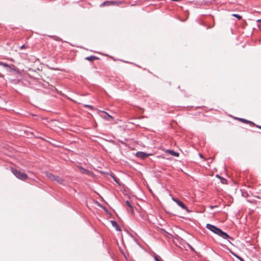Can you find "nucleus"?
<instances>
[{"mask_svg": "<svg viewBox=\"0 0 261 261\" xmlns=\"http://www.w3.org/2000/svg\"><path fill=\"white\" fill-rule=\"evenodd\" d=\"M217 207V206H210V207H211L212 209H213V208H214V207Z\"/></svg>", "mask_w": 261, "mask_h": 261, "instance_id": "412c9836", "label": "nucleus"}, {"mask_svg": "<svg viewBox=\"0 0 261 261\" xmlns=\"http://www.w3.org/2000/svg\"><path fill=\"white\" fill-rule=\"evenodd\" d=\"M136 155L138 158L144 159L148 156L152 155V153H146L144 152L139 151L137 152Z\"/></svg>", "mask_w": 261, "mask_h": 261, "instance_id": "7ed1b4c3", "label": "nucleus"}, {"mask_svg": "<svg viewBox=\"0 0 261 261\" xmlns=\"http://www.w3.org/2000/svg\"><path fill=\"white\" fill-rule=\"evenodd\" d=\"M231 252V253H232L233 255H234V256H236L237 258H239V259H241V258H240L238 255H236V254H234V253H233V252Z\"/></svg>", "mask_w": 261, "mask_h": 261, "instance_id": "6ab92c4d", "label": "nucleus"}, {"mask_svg": "<svg viewBox=\"0 0 261 261\" xmlns=\"http://www.w3.org/2000/svg\"><path fill=\"white\" fill-rule=\"evenodd\" d=\"M238 120L242 122L249 124L252 125H255V124L250 121H249V120H246V119H244L243 118H238Z\"/></svg>", "mask_w": 261, "mask_h": 261, "instance_id": "423d86ee", "label": "nucleus"}, {"mask_svg": "<svg viewBox=\"0 0 261 261\" xmlns=\"http://www.w3.org/2000/svg\"><path fill=\"white\" fill-rule=\"evenodd\" d=\"M11 171L14 175L18 178L21 180H25L28 178V175L21 172L20 171L11 168Z\"/></svg>", "mask_w": 261, "mask_h": 261, "instance_id": "f03ea898", "label": "nucleus"}, {"mask_svg": "<svg viewBox=\"0 0 261 261\" xmlns=\"http://www.w3.org/2000/svg\"><path fill=\"white\" fill-rule=\"evenodd\" d=\"M233 17H235L236 18H237L238 19L240 20L242 19V16L238 15V14H233L232 15Z\"/></svg>", "mask_w": 261, "mask_h": 261, "instance_id": "ddd939ff", "label": "nucleus"}, {"mask_svg": "<svg viewBox=\"0 0 261 261\" xmlns=\"http://www.w3.org/2000/svg\"><path fill=\"white\" fill-rule=\"evenodd\" d=\"M220 179H221V182L222 184H226V180L225 178H223V177H221V178H220Z\"/></svg>", "mask_w": 261, "mask_h": 261, "instance_id": "4468645a", "label": "nucleus"}, {"mask_svg": "<svg viewBox=\"0 0 261 261\" xmlns=\"http://www.w3.org/2000/svg\"><path fill=\"white\" fill-rule=\"evenodd\" d=\"M216 177H218V178H219L220 179L221 178V177H220L219 175H216Z\"/></svg>", "mask_w": 261, "mask_h": 261, "instance_id": "5701e85b", "label": "nucleus"}, {"mask_svg": "<svg viewBox=\"0 0 261 261\" xmlns=\"http://www.w3.org/2000/svg\"><path fill=\"white\" fill-rule=\"evenodd\" d=\"M190 247L191 250H194V249H193V248L192 246H190Z\"/></svg>", "mask_w": 261, "mask_h": 261, "instance_id": "393cba45", "label": "nucleus"}, {"mask_svg": "<svg viewBox=\"0 0 261 261\" xmlns=\"http://www.w3.org/2000/svg\"><path fill=\"white\" fill-rule=\"evenodd\" d=\"M2 65H3L4 66L7 67L8 68V70L10 72L15 71L18 72L17 70L15 68V66L14 67H12L10 66L9 65L5 63H2Z\"/></svg>", "mask_w": 261, "mask_h": 261, "instance_id": "39448f33", "label": "nucleus"}, {"mask_svg": "<svg viewBox=\"0 0 261 261\" xmlns=\"http://www.w3.org/2000/svg\"><path fill=\"white\" fill-rule=\"evenodd\" d=\"M111 224L113 226L115 227L116 228V229L117 230H119L120 229H119V227L117 223V222L115 221H111Z\"/></svg>", "mask_w": 261, "mask_h": 261, "instance_id": "1a4fd4ad", "label": "nucleus"}, {"mask_svg": "<svg viewBox=\"0 0 261 261\" xmlns=\"http://www.w3.org/2000/svg\"><path fill=\"white\" fill-rule=\"evenodd\" d=\"M20 48H21V49H22V48H24V45H23L22 46H21V47H20Z\"/></svg>", "mask_w": 261, "mask_h": 261, "instance_id": "b1692460", "label": "nucleus"}, {"mask_svg": "<svg viewBox=\"0 0 261 261\" xmlns=\"http://www.w3.org/2000/svg\"><path fill=\"white\" fill-rule=\"evenodd\" d=\"M200 156L201 158H202V157H203V156H202V155L201 154H200Z\"/></svg>", "mask_w": 261, "mask_h": 261, "instance_id": "bb28decb", "label": "nucleus"}, {"mask_svg": "<svg viewBox=\"0 0 261 261\" xmlns=\"http://www.w3.org/2000/svg\"><path fill=\"white\" fill-rule=\"evenodd\" d=\"M154 259L155 261H161L157 256H155Z\"/></svg>", "mask_w": 261, "mask_h": 261, "instance_id": "a211bd4d", "label": "nucleus"}, {"mask_svg": "<svg viewBox=\"0 0 261 261\" xmlns=\"http://www.w3.org/2000/svg\"><path fill=\"white\" fill-rule=\"evenodd\" d=\"M206 228L224 239H231V238L227 233L223 231L220 228L213 225L207 224Z\"/></svg>", "mask_w": 261, "mask_h": 261, "instance_id": "f257e3e1", "label": "nucleus"}, {"mask_svg": "<svg viewBox=\"0 0 261 261\" xmlns=\"http://www.w3.org/2000/svg\"><path fill=\"white\" fill-rule=\"evenodd\" d=\"M172 199L173 200V201H174L175 202H176L178 206L181 207L182 209L186 210L187 211H188L187 206L185 205V204L182 201H181L180 200H179L175 198H174V197H173L172 198Z\"/></svg>", "mask_w": 261, "mask_h": 261, "instance_id": "20e7f679", "label": "nucleus"}, {"mask_svg": "<svg viewBox=\"0 0 261 261\" xmlns=\"http://www.w3.org/2000/svg\"><path fill=\"white\" fill-rule=\"evenodd\" d=\"M85 107H88V108H92V107L91 106H89V105H85Z\"/></svg>", "mask_w": 261, "mask_h": 261, "instance_id": "aec40b11", "label": "nucleus"}, {"mask_svg": "<svg viewBox=\"0 0 261 261\" xmlns=\"http://www.w3.org/2000/svg\"><path fill=\"white\" fill-rule=\"evenodd\" d=\"M256 126H257V127H258V128H260V129H261V126H257V125H256Z\"/></svg>", "mask_w": 261, "mask_h": 261, "instance_id": "a878e982", "label": "nucleus"}, {"mask_svg": "<svg viewBox=\"0 0 261 261\" xmlns=\"http://www.w3.org/2000/svg\"><path fill=\"white\" fill-rule=\"evenodd\" d=\"M46 176L49 178L50 180H54V178H55L56 176L53 175L52 173H49V172H46Z\"/></svg>", "mask_w": 261, "mask_h": 261, "instance_id": "6e6552de", "label": "nucleus"}, {"mask_svg": "<svg viewBox=\"0 0 261 261\" xmlns=\"http://www.w3.org/2000/svg\"><path fill=\"white\" fill-rule=\"evenodd\" d=\"M78 167L80 169L81 172L83 173H86L87 174H90L91 173L90 171L82 168L81 166H79Z\"/></svg>", "mask_w": 261, "mask_h": 261, "instance_id": "0eeeda50", "label": "nucleus"}, {"mask_svg": "<svg viewBox=\"0 0 261 261\" xmlns=\"http://www.w3.org/2000/svg\"><path fill=\"white\" fill-rule=\"evenodd\" d=\"M105 118L106 119H107V120H109V119H108V118H106V117H105Z\"/></svg>", "mask_w": 261, "mask_h": 261, "instance_id": "cd10ccee", "label": "nucleus"}, {"mask_svg": "<svg viewBox=\"0 0 261 261\" xmlns=\"http://www.w3.org/2000/svg\"><path fill=\"white\" fill-rule=\"evenodd\" d=\"M257 21L258 22H261V19L257 20Z\"/></svg>", "mask_w": 261, "mask_h": 261, "instance_id": "4be33fe9", "label": "nucleus"}, {"mask_svg": "<svg viewBox=\"0 0 261 261\" xmlns=\"http://www.w3.org/2000/svg\"><path fill=\"white\" fill-rule=\"evenodd\" d=\"M102 112H103V113L106 114L108 116V117L109 118H111V119H114V118H113L112 116L110 115L108 113H107V112H104V111H103Z\"/></svg>", "mask_w": 261, "mask_h": 261, "instance_id": "2eb2a0df", "label": "nucleus"}, {"mask_svg": "<svg viewBox=\"0 0 261 261\" xmlns=\"http://www.w3.org/2000/svg\"><path fill=\"white\" fill-rule=\"evenodd\" d=\"M53 180L57 181L59 183H62L63 181V179L61 177L56 176Z\"/></svg>", "mask_w": 261, "mask_h": 261, "instance_id": "f8f14e48", "label": "nucleus"}, {"mask_svg": "<svg viewBox=\"0 0 261 261\" xmlns=\"http://www.w3.org/2000/svg\"><path fill=\"white\" fill-rule=\"evenodd\" d=\"M167 152L169 153H170V154L172 155H174V156H178V153L176 152H175L173 150H168L167 151Z\"/></svg>", "mask_w": 261, "mask_h": 261, "instance_id": "9d476101", "label": "nucleus"}, {"mask_svg": "<svg viewBox=\"0 0 261 261\" xmlns=\"http://www.w3.org/2000/svg\"><path fill=\"white\" fill-rule=\"evenodd\" d=\"M112 177H113V178L114 179V180L115 181H116L117 182H118L117 178L115 176L112 175Z\"/></svg>", "mask_w": 261, "mask_h": 261, "instance_id": "f3484780", "label": "nucleus"}, {"mask_svg": "<svg viewBox=\"0 0 261 261\" xmlns=\"http://www.w3.org/2000/svg\"><path fill=\"white\" fill-rule=\"evenodd\" d=\"M98 58L95 56H90V57H88L86 58V60L89 61H93L95 60H96Z\"/></svg>", "mask_w": 261, "mask_h": 261, "instance_id": "9b49d317", "label": "nucleus"}, {"mask_svg": "<svg viewBox=\"0 0 261 261\" xmlns=\"http://www.w3.org/2000/svg\"><path fill=\"white\" fill-rule=\"evenodd\" d=\"M126 204H127V205L128 206H129V207H131V208L132 207V205L130 204V203L129 202V201L127 200L126 201Z\"/></svg>", "mask_w": 261, "mask_h": 261, "instance_id": "dca6fc26", "label": "nucleus"}]
</instances>
